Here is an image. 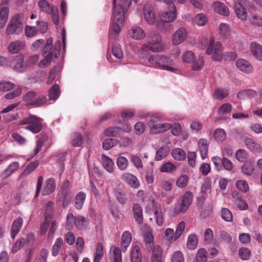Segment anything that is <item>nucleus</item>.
Segmentation results:
<instances>
[{
  "instance_id": "nucleus-1",
  "label": "nucleus",
  "mask_w": 262,
  "mask_h": 262,
  "mask_svg": "<svg viewBox=\"0 0 262 262\" xmlns=\"http://www.w3.org/2000/svg\"><path fill=\"white\" fill-rule=\"evenodd\" d=\"M131 0H120L117 4V0H113L114 9L113 12V22L110 27V35L114 36L118 35L121 32L120 25L124 24L125 14L129 7Z\"/></svg>"
},
{
  "instance_id": "nucleus-2",
  "label": "nucleus",
  "mask_w": 262,
  "mask_h": 262,
  "mask_svg": "<svg viewBox=\"0 0 262 262\" xmlns=\"http://www.w3.org/2000/svg\"><path fill=\"white\" fill-rule=\"evenodd\" d=\"M200 47L202 49H205L208 46L206 53L207 55L213 54L212 59L215 61H220L223 58V54L222 53V46L221 42L217 41L214 44V40L210 38L208 39L205 37H203L200 39Z\"/></svg>"
},
{
  "instance_id": "nucleus-3",
  "label": "nucleus",
  "mask_w": 262,
  "mask_h": 262,
  "mask_svg": "<svg viewBox=\"0 0 262 262\" xmlns=\"http://www.w3.org/2000/svg\"><path fill=\"white\" fill-rule=\"evenodd\" d=\"M43 119L34 115H30L23 118L19 121L20 125H27L25 129L33 134L40 132L42 128Z\"/></svg>"
},
{
  "instance_id": "nucleus-4",
  "label": "nucleus",
  "mask_w": 262,
  "mask_h": 262,
  "mask_svg": "<svg viewBox=\"0 0 262 262\" xmlns=\"http://www.w3.org/2000/svg\"><path fill=\"white\" fill-rule=\"evenodd\" d=\"M164 48L161 36L156 33L150 36L147 42L143 44L141 49L142 51L161 52L164 50Z\"/></svg>"
},
{
  "instance_id": "nucleus-5",
  "label": "nucleus",
  "mask_w": 262,
  "mask_h": 262,
  "mask_svg": "<svg viewBox=\"0 0 262 262\" xmlns=\"http://www.w3.org/2000/svg\"><path fill=\"white\" fill-rule=\"evenodd\" d=\"M24 15L18 14L14 16L10 20L6 30L7 35L19 34L23 30Z\"/></svg>"
},
{
  "instance_id": "nucleus-6",
  "label": "nucleus",
  "mask_w": 262,
  "mask_h": 262,
  "mask_svg": "<svg viewBox=\"0 0 262 262\" xmlns=\"http://www.w3.org/2000/svg\"><path fill=\"white\" fill-rule=\"evenodd\" d=\"M192 199L193 194L192 192L190 191L186 192L176 204L174 208V213L179 214L185 212L191 205Z\"/></svg>"
},
{
  "instance_id": "nucleus-7",
  "label": "nucleus",
  "mask_w": 262,
  "mask_h": 262,
  "mask_svg": "<svg viewBox=\"0 0 262 262\" xmlns=\"http://www.w3.org/2000/svg\"><path fill=\"white\" fill-rule=\"evenodd\" d=\"M158 63V68L172 73H176L179 71L180 68L173 59L166 56L160 55Z\"/></svg>"
},
{
  "instance_id": "nucleus-8",
  "label": "nucleus",
  "mask_w": 262,
  "mask_h": 262,
  "mask_svg": "<svg viewBox=\"0 0 262 262\" xmlns=\"http://www.w3.org/2000/svg\"><path fill=\"white\" fill-rule=\"evenodd\" d=\"M160 116L158 115H155L150 117L147 123L148 125L151 127L150 133L156 134L160 132H165L171 128V124L168 123H159L158 124H153L154 122L159 120Z\"/></svg>"
},
{
  "instance_id": "nucleus-9",
  "label": "nucleus",
  "mask_w": 262,
  "mask_h": 262,
  "mask_svg": "<svg viewBox=\"0 0 262 262\" xmlns=\"http://www.w3.org/2000/svg\"><path fill=\"white\" fill-rule=\"evenodd\" d=\"M243 0H236L234 3V9L236 16L242 21H245L247 18V11L243 5Z\"/></svg>"
},
{
  "instance_id": "nucleus-10",
  "label": "nucleus",
  "mask_w": 262,
  "mask_h": 262,
  "mask_svg": "<svg viewBox=\"0 0 262 262\" xmlns=\"http://www.w3.org/2000/svg\"><path fill=\"white\" fill-rule=\"evenodd\" d=\"M187 36V32L185 28H180L173 34L172 42L173 45L177 46L183 43Z\"/></svg>"
},
{
  "instance_id": "nucleus-11",
  "label": "nucleus",
  "mask_w": 262,
  "mask_h": 262,
  "mask_svg": "<svg viewBox=\"0 0 262 262\" xmlns=\"http://www.w3.org/2000/svg\"><path fill=\"white\" fill-rule=\"evenodd\" d=\"M143 14L144 18L149 25H153L156 21V15L152 6L147 4L144 5L143 8Z\"/></svg>"
},
{
  "instance_id": "nucleus-12",
  "label": "nucleus",
  "mask_w": 262,
  "mask_h": 262,
  "mask_svg": "<svg viewBox=\"0 0 262 262\" xmlns=\"http://www.w3.org/2000/svg\"><path fill=\"white\" fill-rule=\"evenodd\" d=\"M237 68L246 74L252 73L253 72V68L252 64L248 61L244 59H238L236 61Z\"/></svg>"
},
{
  "instance_id": "nucleus-13",
  "label": "nucleus",
  "mask_w": 262,
  "mask_h": 262,
  "mask_svg": "<svg viewBox=\"0 0 262 262\" xmlns=\"http://www.w3.org/2000/svg\"><path fill=\"white\" fill-rule=\"evenodd\" d=\"M56 187V185L55 179L52 178L48 179L45 181L42 195H47L52 193L55 190Z\"/></svg>"
},
{
  "instance_id": "nucleus-14",
  "label": "nucleus",
  "mask_w": 262,
  "mask_h": 262,
  "mask_svg": "<svg viewBox=\"0 0 262 262\" xmlns=\"http://www.w3.org/2000/svg\"><path fill=\"white\" fill-rule=\"evenodd\" d=\"M128 34L132 39L139 40L144 39L145 36L144 30L137 26H134L130 28Z\"/></svg>"
},
{
  "instance_id": "nucleus-15",
  "label": "nucleus",
  "mask_w": 262,
  "mask_h": 262,
  "mask_svg": "<svg viewBox=\"0 0 262 262\" xmlns=\"http://www.w3.org/2000/svg\"><path fill=\"white\" fill-rule=\"evenodd\" d=\"M122 179L131 187L137 189L140 186V182L136 176L130 173H124Z\"/></svg>"
},
{
  "instance_id": "nucleus-16",
  "label": "nucleus",
  "mask_w": 262,
  "mask_h": 262,
  "mask_svg": "<svg viewBox=\"0 0 262 262\" xmlns=\"http://www.w3.org/2000/svg\"><path fill=\"white\" fill-rule=\"evenodd\" d=\"M250 49L253 57L258 61H262V46L256 42H252Z\"/></svg>"
},
{
  "instance_id": "nucleus-17",
  "label": "nucleus",
  "mask_w": 262,
  "mask_h": 262,
  "mask_svg": "<svg viewBox=\"0 0 262 262\" xmlns=\"http://www.w3.org/2000/svg\"><path fill=\"white\" fill-rule=\"evenodd\" d=\"M108 259L111 262H122L121 249L115 246L112 247L110 251Z\"/></svg>"
},
{
  "instance_id": "nucleus-18",
  "label": "nucleus",
  "mask_w": 262,
  "mask_h": 262,
  "mask_svg": "<svg viewBox=\"0 0 262 262\" xmlns=\"http://www.w3.org/2000/svg\"><path fill=\"white\" fill-rule=\"evenodd\" d=\"M212 8L217 13L223 16H228L229 10L228 8L220 2H215L212 5Z\"/></svg>"
},
{
  "instance_id": "nucleus-19",
  "label": "nucleus",
  "mask_w": 262,
  "mask_h": 262,
  "mask_svg": "<svg viewBox=\"0 0 262 262\" xmlns=\"http://www.w3.org/2000/svg\"><path fill=\"white\" fill-rule=\"evenodd\" d=\"M23 224V220L21 217L16 218L12 223L11 228V236L13 239H14L16 235L18 233Z\"/></svg>"
},
{
  "instance_id": "nucleus-20",
  "label": "nucleus",
  "mask_w": 262,
  "mask_h": 262,
  "mask_svg": "<svg viewBox=\"0 0 262 262\" xmlns=\"http://www.w3.org/2000/svg\"><path fill=\"white\" fill-rule=\"evenodd\" d=\"M101 163L104 168L108 172L113 173L114 172V163L110 158L104 154L102 155Z\"/></svg>"
},
{
  "instance_id": "nucleus-21",
  "label": "nucleus",
  "mask_w": 262,
  "mask_h": 262,
  "mask_svg": "<svg viewBox=\"0 0 262 262\" xmlns=\"http://www.w3.org/2000/svg\"><path fill=\"white\" fill-rule=\"evenodd\" d=\"M19 166V164L17 162H13L11 163L8 167L1 173L0 177L2 179H5L9 177L18 169Z\"/></svg>"
},
{
  "instance_id": "nucleus-22",
  "label": "nucleus",
  "mask_w": 262,
  "mask_h": 262,
  "mask_svg": "<svg viewBox=\"0 0 262 262\" xmlns=\"http://www.w3.org/2000/svg\"><path fill=\"white\" fill-rule=\"evenodd\" d=\"M59 199L62 202V206L64 208L67 207L70 203L72 198V192L70 191H60L58 193Z\"/></svg>"
},
{
  "instance_id": "nucleus-23",
  "label": "nucleus",
  "mask_w": 262,
  "mask_h": 262,
  "mask_svg": "<svg viewBox=\"0 0 262 262\" xmlns=\"http://www.w3.org/2000/svg\"><path fill=\"white\" fill-rule=\"evenodd\" d=\"M24 42L21 41H12L9 45L8 49L10 53L16 54L24 48Z\"/></svg>"
},
{
  "instance_id": "nucleus-24",
  "label": "nucleus",
  "mask_w": 262,
  "mask_h": 262,
  "mask_svg": "<svg viewBox=\"0 0 262 262\" xmlns=\"http://www.w3.org/2000/svg\"><path fill=\"white\" fill-rule=\"evenodd\" d=\"M132 240V234L128 231H124L121 236V248L123 252L126 251Z\"/></svg>"
},
{
  "instance_id": "nucleus-25",
  "label": "nucleus",
  "mask_w": 262,
  "mask_h": 262,
  "mask_svg": "<svg viewBox=\"0 0 262 262\" xmlns=\"http://www.w3.org/2000/svg\"><path fill=\"white\" fill-rule=\"evenodd\" d=\"M134 216L139 225L143 223L142 209L139 204H135L133 207Z\"/></svg>"
},
{
  "instance_id": "nucleus-26",
  "label": "nucleus",
  "mask_w": 262,
  "mask_h": 262,
  "mask_svg": "<svg viewBox=\"0 0 262 262\" xmlns=\"http://www.w3.org/2000/svg\"><path fill=\"white\" fill-rule=\"evenodd\" d=\"M86 199V194L82 192H78L75 196L74 204L76 209L80 210L84 204Z\"/></svg>"
},
{
  "instance_id": "nucleus-27",
  "label": "nucleus",
  "mask_w": 262,
  "mask_h": 262,
  "mask_svg": "<svg viewBox=\"0 0 262 262\" xmlns=\"http://www.w3.org/2000/svg\"><path fill=\"white\" fill-rule=\"evenodd\" d=\"M132 262H141V253L139 246L133 244V249L130 254Z\"/></svg>"
},
{
  "instance_id": "nucleus-28",
  "label": "nucleus",
  "mask_w": 262,
  "mask_h": 262,
  "mask_svg": "<svg viewBox=\"0 0 262 262\" xmlns=\"http://www.w3.org/2000/svg\"><path fill=\"white\" fill-rule=\"evenodd\" d=\"M36 140V147H42L51 145V140L46 134H40Z\"/></svg>"
},
{
  "instance_id": "nucleus-29",
  "label": "nucleus",
  "mask_w": 262,
  "mask_h": 262,
  "mask_svg": "<svg viewBox=\"0 0 262 262\" xmlns=\"http://www.w3.org/2000/svg\"><path fill=\"white\" fill-rule=\"evenodd\" d=\"M89 225V219L81 215L76 216L75 226L80 230L85 229Z\"/></svg>"
},
{
  "instance_id": "nucleus-30",
  "label": "nucleus",
  "mask_w": 262,
  "mask_h": 262,
  "mask_svg": "<svg viewBox=\"0 0 262 262\" xmlns=\"http://www.w3.org/2000/svg\"><path fill=\"white\" fill-rule=\"evenodd\" d=\"M9 15V9L4 7L0 9V29L4 27L8 20Z\"/></svg>"
},
{
  "instance_id": "nucleus-31",
  "label": "nucleus",
  "mask_w": 262,
  "mask_h": 262,
  "mask_svg": "<svg viewBox=\"0 0 262 262\" xmlns=\"http://www.w3.org/2000/svg\"><path fill=\"white\" fill-rule=\"evenodd\" d=\"M219 32L220 34L224 37L232 38V33L231 32V30L229 25L225 23H222L220 24L219 27Z\"/></svg>"
},
{
  "instance_id": "nucleus-32",
  "label": "nucleus",
  "mask_w": 262,
  "mask_h": 262,
  "mask_svg": "<svg viewBox=\"0 0 262 262\" xmlns=\"http://www.w3.org/2000/svg\"><path fill=\"white\" fill-rule=\"evenodd\" d=\"M256 92L252 90L248 89L242 91L237 94V97L239 99H245L254 97L256 95Z\"/></svg>"
},
{
  "instance_id": "nucleus-33",
  "label": "nucleus",
  "mask_w": 262,
  "mask_h": 262,
  "mask_svg": "<svg viewBox=\"0 0 262 262\" xmlns=\"http://www.w3.org/2000/svg\"><path fill=\"white\" fill-rule=\"evenodd\" d=\"M60 95V89L57 84H55L49 90L48 96L50 100L56 101Z\"/></svg>"
},
{
  "instance_id": "nucleus-34",
  "label": "nucleus",
  "mask_w": 262,
  "mask_h": 262,
  "mask_svg": "<svg viewBox=\"0 0 262 262\" xmlns=\"http://www.w3.org/2000/svg\"><path fill=\"white\" fill-rule=\"evenodd\" d=\"M39 165V162L38 161H35L30 163L27 167L24 170L20 177L23 178L29 175L32 171L36 169Z\"/></svg>"
},
{
  "instance_id": "nucleus-35",
  "label": "nucleus",
  "mask_w": 262,
  "mask_h": 262,
  "mask_svg": "<svg viewBox=\"0 0 262 262\" xmlns=\"http://www.w3.org/2000/svg\"><path fill=\"white\" fill-rule=\"evenodd\" d=\"M63 245V241L61 237H58L55 241V244L52 247V254L53 256H56L61 250Z\"/></svg>"
},
{
  "instance_id": "nucleus-36",
  "label": "nucleus",
  "mask_w": 262,
  "mask_h": 262,
  "mask_svg": "<svg viewBox=\"0 0 262 262\" xmlns=\"http://www.w3.org/2000/svg\"><path fill=\"white\" fill-rule=\"evenodd\" d=\"M171 155L174 159L177 161H183L186 158L185 152L182 148H173Z\"/></svg>"
},
{
  "instance_id": "nucleus-37",
  "label": "nucleus",
  "mask_w": 262,
  "mask_h": 262,
  "mask_svg": "<svg viewBox=\"0 0 262 262\" xmlns=\"http://www.w3.org/2000/svg\"><path fill=\"white\" fill-rule=\"evenodd\" d=\"M144 241L146 248L149 251H150L154 246V236L152 234L149 232H146L144 235Z\"/></svg>"
},
{
  "instance_id": "nucleus-38",
  "label": "nucleus",
  "mask_w": 262,
  "mask_h": 262,
  "mask_svg": "<svg viewBox=\"0 0 262 262\" xmlns=\"http://www.w3.org/2000/svg\"><path fill=\"white\" fill-rule=\"evenodd\" d=\"M154 213L156 216L157 225L159 226H162L164 220L162 208L160 205H156Z\"/></svg>"
},
{
  "instance_id": "nucleus-39",
  "label": "nucleus",
  "mask_w": 262,
  "mask_h": 262,
  "mask_svg": "<svg viewBox=\"0 0 262 262\" xmlns=\"http://www.w3.org/2000/svg\"><path fill=\"white\" fill-rule=\"evenodd\" d=\"M76 216H74L73 213L69 212L66 216L65 227L68 230H71L75 224Z\"/></svg>"
},
{
  "instance_id": "nucleus-40",
  "label": "nucleus",
  "mask_w": 262,
  "mask_h": 262,
  "mask_svg": "<svg viewBox=\"0 0 262 262\" xmlns=\"http://www.w3.org/2000/svg\"><path fill=\"white\" fill-rule=\"evenodd\" d=\"M214 138L217 142H222L226 138L225 130L221 128L216 129L214 132Z\"/></svg>"
},
{
  "instance_id": "nucleus-41",
  "label": "nucleus",
  "mask_w": 262,
  "mask_h": 262,
  "mask_svg": "<svg viewBox=\"0 0 262 262\" xmlns=\"http://www.w3.org/2000/svg\"><path fill=\"white\" fill-rule=\"evenodd\" d=\"M103 246L101 243H98L93 262H100L103 255Z\"/></svg>"
},
{
  "instance_id": "nucleus-42",
  "label": "nucleus",
  "mask_w": 262,
  "mask_h": 262,
  "mask_svg": "<svg viewBox=\"0 0 262 262\" xmlns=\"http://www.w3.org/2000/svg\"><path fill=\"white\" fill-rule=\"evenodd\" d=\"M198 244V239L195 234H191L188 236L187 246L188 249L194 250L196 248Z\"/></svg>"
},
{
  "instance_id": "nucleus-43",
  "label": "nucleus",
  "mask_w": 262,
  "mask_h": 262,
  "mask_svg": "<svg viewBox=\"0 0 262 262\" xmlns=\"http://www.w3.org/2000/svg\"><path fill=\"white\" fill-rule=\"evenodd\" d=\"M229 95L228 90L225 89L219 88L215 90L213 98L218 100H222L227 97Z\"/></svg>"
},
{
  "instance_id": "nucleus-44",
  "label": "nucleus",
  "mask_w": 262,
  "mask_h": 262,
  "mask_svg": "<svg viewBox=\"0 0 262 262\" xmlns=\"http://www.w3.org/2000/svg\"><path fill=\"white\" fill-rule=\"evenodd\" d=\"M214 239V234L211 228H207L204 234V243L205 245L211 244Z\"/></svg>"
},
{
  "instance_id": "nucleus-45",
  "label": "nucleus",
  "mask_w": 262,
  "mask_h": 262,
  "mask_svg": "<svg viewBox=\"0 0 262 262\" xmlns=\"http://www.w3.org/2000/svg\"><path fill=\"white\" fill-rule=\"evenodd\" d=\"M182 58L184 62L190 63L194 61L195 55L191 51H186L183 53Z\"/></svg>"
},
{
  "instance_id": "nucleus-46",
  "label": "nucleus",
  "mask_w": 262,
  "mask_h": 262,
  "mask_svg": "<svg viewBox=\"0 0 262 262\" xmlns=\"http://www.w3.org/2000/svg\"><path fill=\"white\" fill-rule=\"evenodd\" d=\"M128 160L126 158L124 157H119L117 159V165L118 168L124 171L128 167Z\"/></svg>"
},
{
  "instance_id": "nucleus-47",
  "label": "nucleus",
  "mask_w": 262,
  "mask_h": 262,
  "mask_svg": "<svg viewBox=\"0 0 262 262\" xmlns=\"http://www.w3.org/2000/svg\"><path fill=\"white\" fill-rule=\"evenodd\" d=\"M249 21L252 25L262 27V17L258 15H252L248 18Z\"/></svg>"
},
{
  "instance_id": "nucleus-48",
  "label": "nucleus",
  "mask_w": 262,
  "mask_h": 262,
  "mask_svg": "<svg viewBox=\"0 0 262 262\" xmlns=\"http://www.w3.org/2000/svg\"><path fill=\"white\" fill-rule=\"evenodd\" d=\"M25 33L26 37H33L38 33V30L36 26L26 25L25 28Z\"/></svg>"
},
{
  "instance_id": "nucleus-49",
  "label": "nucleus",
  "mask_w": 262,
  "mask_h": 262,
  "mask_svg": "<svg viewBox=\"0 0 262 262\" xmlns=\"http://www.w3.org/2000/svg\"><path fill=\"white\" fill-rule=\"evenodd\" d=\"M251 251L246 247H242L239 249L238 255L240 258L243 260H248L250 257Z\"/></svg>"
},
{
  "instance_id": "nucleus-50",
  "label": "nucleus",
  "mask_w": 262,
  "mask_h": 262,
  "mask_svg": "<svg viewBox=\"0 0 262 262\" xmlns=\"http://www.w3.org/2000/svg\"><path fill=\"white\" fill-rule=\"evenodd\" d=\"M26 243V239L24 237H21L17 239L14 243L12 248V252L15 253L17 252L19 249L23 248Z\"/></svg>"
},
{
  "instance_id": "nucleus-51",
  "label": "nucleus",
  "mask_w": 262,
  "mask_h": 262,
  "mask_svg": "<svg viewBox=\"0 0 262 262\" xmlns=\"http://www.w3.org/2000/svg\"><path fill=\"white\" fill-rule=\"evenodd\" d=\"M112 54L117 59H121L123 55V51L121 46L118 44H115L112 48Z\"/></svg>"
},
{
  "instance_id": "nucleus-52",
  "label": "nucleus",
  "mask_w": 262,
  "mask_h": 262,
  "mask_svg": "<svg viewBox=\"0 0 262 262\" xmlns=\"http://www.w3.org/2000/svg\"><path fill=\"white\" fill-rule=\"evenodd\" d=\"M38 6L40 10L47 13L51 11L52 6L47 0H39L38 2Z\"/></svg>"
},
{
  "instance_id": "nucleus-53",
  "label": "nucleus",
  "mask_w": 262,
  "mask_h": 262,
  "mask_svg": "<svg viewBox=\"0 0 262 262\" xmlns=\"http://www.w3.org/2000/svg\"><path fill=\"white\" fill-rule=\"evenodd\" d=\"M176 166L170 162L165 163L160 168V170L163 172H171L176 170Z\"/></svg>"
},
{
  "instance_id": "nucleus-54",
  "label": "nucleus",
  "mask_w": 262,
  "mask_h": 262,
  "mask_svg": "<svg viewBox=\"0 0 262 262\" xmlns=\"http://www.w3.org/2000/svg\"><path fill=\"white\" fill-rule=\"evenodd\" d=\"M36 96V93L35 91L28 92L24 96L23 100L26 102L27 104L29 105H32V102L35 99L34 98Z\"/></svg>"
},
{
  "instance_id": "nucleus-55",
  "label": "nucleus",
  "mask_w": 262,
  "mask_h": 262,
  "mask_svg": "<svg viewBox=\"0 0 262 262\" xmlns=\"http://www.w3.org/2000/svg\"><path fill=\"white\" fill-rule=\"evenodd\" d=\"M232 109L231 104L225 103L221 105L218 110V113L220 115H223L230 113Z\"/></svg>"
},
{
  "instance_id": "nucleus-56",
  "label": "nucleus",
  "mask_w": 262,
  "mask_h": 262,
  "mask_svg": "<svg viewBox=\"0 0 262 262\" xmlns=\"http://www.w3.org/2000/svg\"><path fill=\"white\" fill-rule=\"evenodd\" d=\"M54 211V203L52 201H48L46 205V211L45 218L50 219Z\"/></svg>"
},
{
  "instance_id": "nucleus-57",
  "label": "nucleus",
  "mask_w": 262,
  "mask_h": 262,
  "mask_svg": "<svg viewBox=\"0 0 262 262\" xmlns=\"http://www.w3.org/2000/svg\"><path fill=\"white\" fill-rule=\"evenodd\" d=\"M151 251H152L151 259L162 258L163 250L160 246L158 245L154 246Z\"/></svg>"
},
{
  "instance_id": "nucleus-58",
  "label": "nucleus",
  "mask_w": 262,
  "mask_h": 262,
  "mask_svg": "<svg viewBox=\"0 0 262 262\" xmlns=\"http://www.w3.org/2000/svg\"><path fill=\"white\" fill-rule=\"evenodd\" d=\"M60 72V69L59 68L55 67L51 70L47 83L50 84H51L54 79H55L58 76V74Z\"/></svg>"
},
{
  "instance_id": "nucleus-59",
  "label": "nucleus",
  "mask_w": 262,
  "mask_h": 262,
  "mask_svg": "<svg viewBox=\"0 0 262 262\" xmlns=\"http://www.w3.org/2000/svg\"><path fill=\"white\" fill-rule=\"evenodd\" d=\"M14 88V84L8 81L0 82V91L3 92L9 91Z\"/></svg>"
},
{
  "instance_id": "nucleus-60",
  "label": "nucleus",
  "mask_w": 262,
  "mask_h": 262,
  "mask_svg": "<svg viewBox=\"0 0 262 262\" xmlns=\"http://www.w3.org/2000/svg\"><path fill=\"white\" fill-rule=\"evenodd\" d=\"M189 177L186 174H183L178 178L176 181V185L181 188L185 187L188 182Z\"/></svg>"
},
{
  "instance_id": "nucleus-61",
  "label": "nucleus",
  "mask_w": 262,
  "mask_h": 262,
  "mask_svg": "<svg viewBox=\"0 0 262 262\" xmlns=\"http://www.w3.org/2000/svg\"><path fill=\"white\" fill-rule=\"evenodd\" d=\"M82 142V135L78 133L74 134L72 138V144L75 147L81 146Z\"/></svg>"
},
{
  "instance_id": "nucleus-62",
  "label": "nucleus",
  "mask_w": 262,
  "mask_h": 262,
  "mask_svg": "<svg viewBox=\"0 0 262 262\" xmlns=\"http://www.w3.org/2000/svg\"><path fill=\"white\" fill-rule=\"evenodd\" d=\"M243 173L247 176H250L252 174L254 168L252 164L250 163H246L243 165L241 167Z\"/></svg>"
},
{
  "instance_id": "nucleus-63",
  "label": "nucleus",
  "mask_w": 262,
  "mask_h": 262,
  "mask_svg": "<svg viewBox=\"0 0 262 262\" xmlns=\"http://www.w3.org/2000/svg\"><path fill=\"white\" fill-rule=\"evenodd\" d=\"M207 251L204 248L200 249L196 255L197 262H207Z\"/></svg>"
},
{
  "instance_id": "nucleus-64",
  "label": "nucleus",
  "mask_w": 262,
  "mask_h": 262,
  "mask_svg": "<svg viewBox=\"0 0 262 262\" xmlns=\"http://www.w3.org/2000/svg\"><path fill=\"white\" fill-rule=\"evenodd\" d=\"M207 21V18L205 14L200 13L196 15L195 22L199 26H204Z\"/></svg>"
}]
</instances>
